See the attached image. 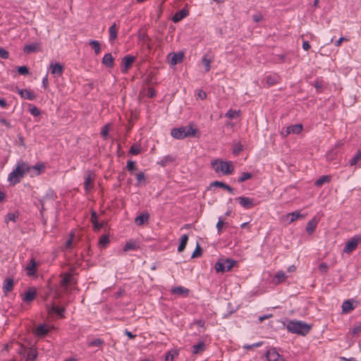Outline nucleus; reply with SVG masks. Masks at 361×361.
<instances>
[{
    "instance_id": "43",
    "label": "nucleus",
    "mask_w": 361,
    "mask_h": 361,
    "mask_svg": "<svg viewBox=\"0 0 361 361\" xmlns=\"http://www.w3.org/2000/svg\"><path fill=\"white\" fill-rule=\"evenodd\" d=\"M29 111L34 116H38L40 115V111L39 109L32 104L29 105Z\"/></svg>"
},
{
    "instance_id": "46",
    "label": "nucleus",
    "mask_w": 361,
    "mask_h": 361,
    "mask_svg": "<svg viewBox=\"0 0 361 361\" xmlns=\"http://www.w3.org/2000/svg\"><path fill=\"white\" fill-rule=\"evenodd\" d=\"M177 353L176 350L168 351L165 355V361H173L174 356Z\"/></svg>"
},
{
    "instance_id": "29",
    "label": "nucleus",
    "mask_w": 361,
    "mask_h": 361,
    "mask_svg": "<svg viewBox=\"0 0 361 361\" xmlns=\"http://www.w3.org/2000/svg\"><path fill=\"white\" fill-rule=\"evenodd\" d=\"M109 41L112 42L117 38L118 29L115 23L109 27Z\"/></svg>"
},
{
    "instance_id": "41",
    "label": "nucleus",
    "mask_w": 361,
    "mask_h": 361,
    "mask_svg": "<svg viewBox=\"0 0 361 361\" xmlns=\"http://www.w3.org/2000/svg\"><path fill=\"white\" fill-rule=\"evenodd\" d=\"M361 159V151H357L356 154L350 160V166L355 165Z\"/></svg>"
},
{
    "instance_id": "49",
    "label": "nucleus",
    "mask_w": 361,
    "mask_h": 361,
    "mask_svg": "<svg viewBox=\"0 0 361 361\" xmlns=\"http://www.w3.org/2000/svg\"><path fill=\"white\" fill-rule=\"evenodd\" d=\"M275 277L277 279L278 283H281L286 279V275L283 271H279L276 273Z\"/></svg>"
},
{
    "instance_id": "5",
    "label": "nucleus",
    "mask_w": 361,
    "mask_h": 361,
    "mask_svg": "<svg viewBox=\"0 0 361 361\" xmlns=\"http://www.w3.org/2000/svg\"><path fill=\"white\" fill-rule=\"evenodd\" d=\"M236 264V261L228 258H220L215 264L214 268L216 272L224 273L228 271Z\"/></svg>"
},
{
    "instance_id": "62",
    "label": "nucleus",
    "mask_w": 361,
    "mask_h": 361,
    "mask_svg": "<svg viewBox=\"0 0 361 361\" xmlns=\"http://www.w3.org/2000/svg\"><path fill=\"white\" fill-rule=\"evenodd\" d=\"M0 123L4 126H6L8 128H11V126L9 122L6 121V118L0 117Z\"/></svg>"
},
{
    "instance_id": "28",
    "label": "nucleus",
    "mask_w": 361,
    "mask_h": 361,
    "mask_svg": "<svg viewBox=\"0 0 361 361\" xmlns=\"http://www.w3.org/2000/svg\"><path fill=\"white\" fill-rule=\"evenodd\" d=\"M37 349L34 347H31L28 349L27 353V361H35L37 357Z\"/></svg>"
},
{
    "instance_id": "20",
    "label": "nucleus",
    "mask_w": 361,
    "mask_h": 361,
    "mask_svg": "<svg viewBox=\"0 0 361 361\" xmlns=\"http://www.w3.org/2000/svg\"><path fill=\"white\" fill-rule=\"evenodd\" d=\"M37 266V264L35 259L32 258L26 267L27 274L28 276H33L36 273Z\"/></svg>"
},
{
    "instance_id": "37",
    "label": "nucleus",
    "mask_w": 361,
    "mask_h": 361,
    "mask_svg": "<svg viewBox=\"0 0 361 361\" xmlns=\"http://www.w3.org/2000/svg\"><path fill=\"white\" fill-rule=\"evenodd\" d=\"M252 177V174L248 172H243L241 173L240 176L238 178V181L239 183H243L248 179H250Z\"/></svg>"
},
{
    "instance_id": "7",
    "label": "nucleus",
    "mask_w": 361,
    "mask_h": 361,
    "mask_svg": "<svg viewBox=\"0 0 361 361\" xmlns=\"http://www.w3.org/2000/svg\"><path fill=\"white\" fill-rule=\"evenodd\" d=\"M136 58L131 55H126L122 59V68L121 72L123 73H127L128 69L132 66L135 62Z\"/></svg>"
},
{
    "instance_id": "40",
    "label": "nucleus",
    "mask_w": 361,
    "mask_h": 361,
    "mask_svg": "<svg viewBox=\"0 0 361 361\" xmlns=\"http://www.w3.org/2000/svg\"><path fill=\"white\" fill-rule=\"evenodd\" d=\"M135 177L137 181V185H140L142 182L145 183L146 178L143 172L140 171L135 174Z\"/></svg>"
},
{
    "instance_id": "13",
    "label": "nucleus",
    "mask_w": 361,
    "mask_h": 361,
    "mask_svg": "<svg viewBox=\"0 0 361 361\" xmlns=\"http://www.w3.org/2000/svg\"><path fill=\"white\" fill-rule=\"evenodd\" d=\"M319 221V219L316 216L310 220L307 224L306 231L308 234H312L315 231Z\"/></svg>"
},
{
    "instance_id": "8",
    "label": "nucleus",
    "mask_w": 361,
    "mask_h": 361,
    "mask_svg": "<svg viewBox=\"0 0 361 361\" xmlns=\"http://www.w3.org/2000/svg\"><path fill=\"white\" fill-rule=\"evenodd\" d=\"M95 177L94 173L91 170H87L85 172V181H84V188L85 192H88L91 187H92V183L94 180V178Z\"/></svg>"
},
{
    "instance_id": "4",
    "label": "nucleus",
    "mask_w": 361,
    "mask_h": 361,
    "mask_svg": "<svg viewBox=\"0 0 361 361\" xmlns=\"http://www.w3.org/2000/svg\"><path fill=\"white\" fill-rule=\"evenodd\" d=\"M311 328V325L300 321H290L287 324L288 331L302 336L307 334Z\"/></svg>"
},
{
    "instance_id": "12",
    "label": "nucleus",
    "mask_w": 361,
    "mask_h": 361,
    "mask_svg": "<svg viewBox=\"0 0 361 361\" xmlns=\"http://www.w3.org/2000/svg\"><path fill=\"white\" fill-rule=\"evenodd\" d=\"M17 91L21 98L29 100H35L36 99V94L26 89H17Z\"/></svg>"
},
{
    "instance_id": "63",
    "label": "nucleus",
    "mask_w": 361,
    "mask_h": 361,
    "mask_svg": "<svg viewBox=\"0 0 361 361\" xmlns=\"http://www.w3.org/2000/svg\"><path fill=\"white\" fill-rule=\"evenodd\" d=\"M344 41H348V39L343 37H340L337 41L335 42V45L336 47L341 46V43Z\"/></svg>"
},
{
    "instance_id": "24",
    "label": "nucleus",
    "mask_w": 361,
    "mask_h": 361,
    "mask_svg": "<svg viewBox=\"0 0 361 361\" xmlns=\"http://www.w3.org/2000/svg\"><path fill=\"white\" fill-rule=\"evenodd\" d=\"M183 56L184 55L181 52L173 53L171 58V64L176 65L181 63L183 60Z\"/></svg>"
},
{
    "instance_id": "53",
    "label": "nucleus",
    "mask_w": 361,
    "mask_h": 361,
    "mask_svg": "<svg viewBox=\"0 0 361 361\" xmlns=\"http://www.w3.org/2000/svg\"><path fill=\"white\" fill-rule=\"evenodd\" d=\"M130 153L133 155H137L140 153V148L135 145H132L130 148Z\"/></svg>"
},
{
    "instance_id": "34",
    "label": "nucleus",
    "mask_w": 361,
    "mask_h": 361,
    "mask_svg": "<svg viewBox=\"0 0 361 361\" xmlns=\"http://www.w3.org/2000/svg\"><path fill=\"white\" fill-rule=\"evenodd\" d=\"M330 180H331V176H323L320 177L319 178H318L315 181L314 185L316 186L319 187V186L322 185L324 183H329Z\"/></svg>"
},
{
    "instance_id": "15",
    "label": "nucleus",
    "mask_w": 361,
    "mask_h": 361,
    "mask_svg": "<svg viewBox=\"0 0 361 361\" xmlns=\"http://www.w3.org/2000/svg\"><path fill=\"white\" fill-rule=\"evenodd\" d=\"M213 187H219V188H224L230 193H233V191H234L233 188H231V186H229L228 185L226 184L224 182H221V181H218V180L211 183L210 185L209 186V188L207 189L208 190L212 189Z\"/></svg>"
},
{
    "instance_id": "58",
    "label": "nucleus",
    "mask_w": 361,
    "mask_h": 361,
    "mask_svg": "<svg viewBox=\"0 0 361 361\" xmlns=\"http://www.w3.org/2000/svg\"><path fill=\"white\" fill-rule=\"evenodd\" d=\"M319 269L322 273H326L329 269L328 265L326 263L323 262L319 264Z\"/></svg>"
},
{
    "instance_id": "26",
    "label": "nucleus",
    "mask_w": 361,
    "mask_h": 361,
    "mask_svg": "<svg viewBox=\"0 0 361 361\" xmlns=\"http://www.w3.org/2000/svg\"><path fill=\"white\" fill-rule=\"evenodd\" d=\"M39 49V44L37 43L35 44H26L23 48V51L25 54H30L32 52H35Z\"/></svg>"
},
{
    "instance_id": "50",
    "label": "nucleus",
    "mask_w": 361,
    "mask_h": 361,
    "mask_svg": "<svg viewBox=\"0 0 361 361\" xmlns=\"http://www.w3.org/2000/svg\"><path fill=\"white\" fill-rule=\"evenodd\" d=\"M126 169L128 171L132 172L137 169L136 163L133 161L129 160L127 162Z\"/></svg>"
},
{
    "instance_id": "45",
    "label": "nucleus",
    "mask_w": 361,
    "mask_h": 361,
    "mask_svg": "<svg viewBox=\"0 0 361 361\" xmlns=\"http://www.w3.org/2000/svg\"><path fill=\"white\" fill-rule=\"evenodd\" d=\"M104 344V341L100 338L94 339L88 343L89 346L101 347Z\"/></svg>"
},
{
    "instance_id": "51",
    "label": "nucleus",
    "mask_w": 361,
    "mask_h": 361,
    "mask_svg": "<svg viewBox=\"0 0 361 361\" xmlns=\"http://www.w3.org/2000/svg\"><path fill=\"white\" fill-rule=\"evenodd\" d=\"M17 71L20 75H27L29 73V69L26 66L18 67Z\"/></svg>"
},
{
    "instance_id": "33",
    "label": "nucleus",
    "mask_w": 361,
    "mask_h": 361,
    "mask_svg": "<svg viewBox=\"0 0 361 361\" xmlns=\"http://www.w3.org/2000/svg\"><path fill=\"white\" fill-rule=\"evenodd\" d=\"M90 46L94 49L96 55L99 54L101 51L100 43L95 39H91L89 41Z\"/></svg>"
},
{
    "instance_id": "47",
    "label": "nucleus",
    "mask_w": 361,
    "mask_h": 361,
    "mask_svg": "<svg viewBox=\"0 0 361 361\" xmlns=\"http://www.w3.org/2000/svg\"><path fill=\"white\" fill-rule=\"evenodd\" d=\"M136 249V244L133 242H128L123 247V250L127 252L128 250H134Z\"/></svg>"
},
{
    "instance_id": "9",
    "label": "nucleus",
    "mask_w": 361,
    "mask_h": 361,
    "mask_svg": "<svg viewBox=\"0 0 361 361\" xmlns=\"http://www.w3.org/2000/svg\"><path fill=\"white\" fill-rule=\"evenodd\" d=\"M266 357L268 361H286L274 348L268 350L266 353Z\"/></svg>"
},
{
    "instance_id": "35",
    "label": "nucleus",
    "mask_w": 361,
    "mask_h": 361,
    "mask_svg": "<svg viewBox=\"0 0 361 361\" xmlns=\"http://www.w3.org/2000/svg\"><path fill=\"white\" fill-rule=\"evenodd\" d=\"M172 293L178 295L187 294L188 293V290L182 286L175 287L172 289Z\"/></svg>"
},
{
    "instance_id": "54",
    "label": "nucleus",
    "mask_w": 361,
    "mask_h": 361,
    "mask_svg": "<svg viewBox=\"0 0 361 361\" xmlns=\"http://www.w3.org/2000/svg\"><path fill=\"white\" fill-rule=\"evenodd\" d=\"M360 332H361V324H359V325L353 327L350 330V333L353 336H358Z\"/></svg>"
},
{
    "instance_id": "19",
    "label": "nucleus",
    "mask_w": 361,
    "mask_h": 361,
    "mask_svg": "<svg viewBox=\"0 0 361 361\" xmlns=\"http://www.w3.org/2000/svg\"><path fill=\"white\" fill-rule=\"evenodd\" d=\"M188 15V10L183 8L180 11L176 12L172 17V20L173 23H178L183 20Z\"/></svg>"
},
{
    "instance_id": "25",
    "label": "nucleus",
    "mask_w": 361,
    "mask_h": 361,
    "mask_svg": "<svg viewBox=\"0 0 361 361\" xmlns=\"http://www.w3.org/2000/svg\"><path fill=\"white\" fill-rule=\"evenodd\" d=\"M36 291L32 288L28 289L23 298L25 302H30L34 300L36 296Z\"/></svg>"
},
{
    "instance_id": "6",
    "label": "nucleus",
    "mask_w": 361,
    "mask_h": 361,
    "mask_svg": "<svg viewBox=\"0 0 361 361\" xmlns=\"http://www.w3.org/2000/svg\"><path fill=\"white\" fill-rule=\"evenodd\" d=\"M361 241L360 235H355L351 239H350L346 243L343 248V252L348 254L351 253L354 251Z\"/></svg>"
},
{
    "instance_id": "42",
    "label": "nucleus",
    "mask_w": 361,
    "mask_h": 361,
    "mask_svg": "<svg viewBox=\"0 0 361 361\" xmlns=\"http://www.w3.org/2000/svg\"><path fill=\"white\" fill-rule=\"evenodd\" d=\"M19 214L18 213H8L6 215V221H11L13 222H16L17 219H18Z\"/></svg>"
},
{
    "instance_id": "14",
    "label": "nucleus",
    "mask_w": 361,
    "mask_h": 361,
    "mask_svg": "<svg viewBox=\"0 0 361 361\" xmlns=\"http://www.w3.org/2000/svg\"><path fill=\"white\" fill-rule=\"evenodd\" d=\"M51 74L56 75L58 77L62 75L63 72V66L59 63H51L50 65Z\"/></svg>"
},
{
    "instance_id": "22",
    "label": "nucleus",
    "mask_w": 361,
    "mask_h": 361,
    "mask_svg": "<svg viewBox=\"0 0 361 361\" xmlns=\"http://www.w3.org/2000/svg\"><path fill=\"white\" fill-rule=\"evenodd\" d=\"M49 329L46 324L39 325L35 330V334L38 336H44L49 333Z\"/></svg>"
},
{
    "instance_id": "38",
    "label": "nucleus",
    "mask_w": 361,
    "mask_h": 361,
    "mask_svg": "<svg viewBox=\"0 0 361 361\" xmlns=\"http://www.w3.org/2000/svg\"><path fill=\"white\" fill-rule=\"evenodd\" d=\"M290 130L293 134H299L302 130V124H295L290 126Z\"/></svg>"
},
{
    "instance_id": "59",
    "label": "nucleus",
    "mask_w": 361,
    "mask_h": 361,
    "mask_svg": "<svg viewBox=\"0 0 361 361\" xmlns=\"http://www.w3.org/2000/svg\"><path fill=\"white\" fill-rule=\"evenodd\" d=\"M243 150V147L241 145H236L233 148V154H238Z\"/></svg>"
},
{
    "instance_id": "30",
    "label": "nucleus",
    "mask_w": 361,
    "mask_h": 361,
    "mask_svg": "<svg viewBox=\"0 0 361 361\" xmlns=\"http://www.w3.org/2000/svg\"><path fill=\"white\" fill-rule=\"evenodd\" d=\"M188 240V236L186 234L183 235L180 237L179 245L178 247V252H181L184 250L185 248V246L187 245Z\"/></svg>"
},
{
    "instance_id": "56",
    "label": "nucleus",
    "mask_w": 361,
    "mask_h": 361,
    "mask_svg": "<svg viewBox=\"0 0 361 361\" xmlns=\"http://www.w3.org/2000/svg\"><path fill=\"white\" fill-rule=\"evenodd\" d=\"M0 57L4 59H7L9 57V53L4 48H0Z\"/></svg>"
},
{
    "instance_id": "36",
    "label": "nucleus",
    "mask_w": 361,
    "mask_h": 361,
    "mask_svg": "<svg viewBox=\"0 0 361 361\" xmlns=\"http://www.w3.org/2000/svg\"><path fill=\"white\" fill-rule=\"evenodd\" d=\"M203 350V340H200L197 344L192 346V353L197 354L200 351Z\"/></svg>"
},
{
    "instance_id": "2",
    "label": "nucleus",
    "mask_w": 361,
    "mask_h": 361,
    "mask_svg": "<svg viewBox=\"0 0 361 361\" xmlns=\"http://www.w3.org/2000/svg\"><path fill=\"white\" fill-rule=\"evenodd\" d=\"M31 167L27 163L21 161L18 162L16 168L8 176V180L13 185L20 182L25 175L30 172Z\"/></svg>"
},
{
    "instance_id": "21",
    "label": "nucleus",
    "mask_w": 361,
    "mask_h": 361,
    "mask_svg": "<svg viewBox=\"0 0 361 361\" xmlns=\"http://www.w3.org/2000/svg\"><path fill=\"white\" fill-rule=\"evenodd\" d=\"M355 305H353V300H347L342 304V312L344 314L349 313L351 310H354Z\"/></svg>"
},
{
    "instance_id": "17",
    "label": "nucleus",
    "mask_w": 361,
    "mask_h": 361,
    "mask_svg": "<svg viewBox=\"0 0 361 361\" xmlns=\"http://www.w3.org/2000/svg\"><path fill=\"white\" fill-rule=\"evenodd\" d=\"M102 63L107 68H113L114 65V59L111 54L108 53L104 54L102 58Z\"/></svg>"
},
{
    "instance_id": "3",
    "label": "nucleus",
    "mask_w": 361,
    "mask_h": 361,
    "mask_svg": "<svg viewBox=\"0 0 361 361\" xmlns=\"http://www.w3.org/2000/svg\"><path fill=\"white\" fill-rule=\"evenodd\" d=\"M212 166L216 173H221L223 175L227 176L233 173L234 166L232 161H223L221 159H216L212 161Z\"/></svg>"
},
{
    "instance_id": "10",
    "label": "nucleus",
    "mask_w": 361,
    "mask_h": 361,
    "mask_svg": "<svg viewBox=\"0 0 361 361\" xmlns=\"http://www.w3.org/2000/svg\"><path fill=\"white\" fill-rule=\"evenodd\" d=\"M235 200L245 209H251L255 207L253 199L247 197H238Z\"/></svg>"
},
{
    "instance_id": "48",
    "label": "nucleus",
    "mask_w": 361,
    "mask_h": 361,
    "mask_svg": "<svg viewBox=\"0 0 361 361\" xmlns=\"http://www.w3.org/2000/svg\"><path fill=\"white\" fill-rule=\"evenodd\" d=\"M202 247H200V245L199 244H197L195 250L192 252L191 257L195 258V257H199L202 255Z\"/></svg>"
},
{
    "instance_id": "60",
    "label": "nucleus",
    "mask_w": 361,
    "mask_h": 361,
    "mask_svg": "<svg viewBox=\"0 0 361 361\" xmlns=\"http://www.w3.org/2000/svg\"><path fill=\"white\" fill-rule=\"evenodd\" d=\"M263 19V16L261 13L255 14L253 16V20L255 23H259Z\"/></svg>"
},
{
    "instance_id": "57",
    "label": "nucleus",
    "mask_w": 361,
    "mask_h": 361,
    "mask_svg": "<svg viewBox=\"0 0 361 361\" xmlns=\"http://www.w3.org/2000/svg\"><path fill=\"white\" fill-rule=\"evenodd\" d=\"M157 95V92L156 90L152 88V87H149L147 89V96L149 98H154V97H156Z\"/></svg>"
},
{
    "instance_id": "44",
    "label": "nucleus",
    "mask_w": 361,
    "mask_h": 361,
    "mask_svg": "<svg viewBox=\"0 0 361 361\" xmlns=\"http://www.w3.org/2000/svg\"><path fill=\"white\" fill-rule=\"evenodd\" d=\"M34 169V170L37 171V174L39 175L40 173H42L44 171V170L45 169V166L42 163L37 164L34 166L31 167V169Z\"/></svg>"
},
{
    "instance_id": "61",
    "label": "nucleus",
    "mask_w": 361,
    "mask_h": 361,
    "mask_svg": "<svg viewBox=\"0 0 361 361\" xmlns=\"http://www.w3.org/2000/svg\"><path fill=\"white\" fill-rule=\"evenodd\" d=\"M223 225H224V221L221 219V218H219V219L216 224V228L218 229L219 233H221Z\"/></svg>"
},
{
    "instance_id": "18",
    "label": "nucleus",
    "mask_w": 361,
    "mask_h": 361,
    "mask_svg": "<svg viewBox=\"0 0 361 361\" xmlns=\"http://www.w3.org/2000/svg\"><path fill=\"white\" fill-rule=\"evenodd\" d=\"M48 312L49 314L54 313L59 315L61 317H63V312H65L64 307H59L53 303L50 307H47Z\"/></svg>"
},
{
    "instance_id": "32",
    "label": "nucleus",
    "mask_w": 361,
    "mask_h": 361,
    "mask_svg": "<svg viewBox=\"0 0 361 361\" xmlns=\"http://www.w3.org/2000/svg\"><path fill=\"white\" fill-rule=\"evenodd\" d=\"M71 279L72 275L71 274H64L62 276V279L61 280V286L65 288L67 287L70 284Z\"/></svg>"
},
{
    "instance_id": "16",
    "label": "nucleus",
    "mask_w": 361,
    "mask_h": 361,
    "mask_svg": "<svg viewBox=\"0 0 361 361\" xmlns=\"http://www.w3.org/2000/svg\"><path fill=\"white\" fill-rule=\"evenodd\" d=\"M90 221L94 231H99L103 227V223L98 222V216L95 211L92 212Z\"/></svg>"
},
{
    "instance_id": "23",
    "label": "nucleus",
    "mask_w": 361,
    "mask_h": 361,
    "mask_svg": "<svg viewBox=\"0 0 361 361\" xmlns=\"http://www.w3.org/2000/svg\"><path fill=\"white\" fill-rule=\"evenodd\" d=\"M268 86L277 84L280 80V77L277 74L269 75L265 78Z\"/></svg>"
},
{
    "instance_id": "1",
    "label": "nucleus",
    "mask_w": 361,
    "mask_h": 361,
    "mask_svg": "<svg viewBox=\"0 0 361 361\" xmlns=\"http://www.w3.org/2000/svg\"><path fill=\"white\" fill-rule=\"evenodd\" d=\"M171 135L176 139L182 140L190 137H200L201 132L195 124L190 123L185 126L173 128Z\"/></svg>"
},
{
    "instance_id": "39",
    "label": "nucleus",
    "mask_w": 361,
    "mask_h": 361,
    "mask_svg": "<svg viewBox=\"0 0 361 361\" xmlns=\"http://www.w3.org/2000/svg\"><path fill=\"white\" fill-rule=\"evenodd\" d=\"M110 243L109 238L106 235H102L99 238V243L100 245H102L103 247H106Z\"/></svg>"
},
{
    "instance_id": "52",
    "label": "nucleus",
    "mask_w": 361,
    "mask_h": 361,
    "mask_svg": "<svg viewBox=\"0 0 361 361\" xmlns=\"http://www.w3.org/2000/svg\"><path fill=\"white\" fill-rule=\"evenodd\" d=\"M109 124H106L102 129L101 135L106 140L109 134Z\"/></svg>"
},
{
    "instance_id": "55",
    "label": "nucleus",
    "mask_w": 361,
    "mask_h": 361,
    "mask_svg": "<svg viewBox=\"0 0 361 361\" xmlns=\"http://www.w3.org/2000/svg\"><path fill=\"white\" fill-rule=\"evenodd\" d=\"M226 116L231 119L235 118L238 116V112L236 111L230 110L226 114Z\"/></svg>"
},
{
    "instance_id": "11",
    "label": "nucleus",
    "mask_w": 361,
    "mask_h": 361,
    "mask_svg": "<svg viewBox=\"0 0 361 361\" xmlns=\"http://www.w3.org/2000/svg\"><path fill=\"white\" fill-rule=\"evenodd\" d=\"M14 286V281L12 278H6L3 284L2 290L4 295H8V293L12 291Z\"/></svg>"
},
{
    "instance_id": "64",
    "label": "nucleus",
    "mask_w": 361,
    "mask_h": 361,
    "mask_svg": "<svg viewBox=\"0 0 361 361\" xmlns=\"http://www.w3.org/2000/svg\"><path fill=\"white\" fill-rule=\"evenodd\" d=\"M290 126L287 127V128H286V131H285V132H284V131H282V132L281 133V135H282L283 137H286V136H288V135H290V133H292V132H291V130H290Z\"/></svg>"
},
{
    "instance_id": "27",
    "label": "nucleus",
    "mask_w": 361,
    "mask_h": 361,
    "mask_svg": "<svg viewBox=\"0 0 361 361\" xmlns=\"http://www.w3.org/2000/svg\"><path fill=\"white\" fill-rule=\"evenodd\" d=\"M149 217V215L148 213H142L135 218V223L138 226L143 225L145 222L147 221Z\"/></svg>"
},
{
    "instance_id": "31",
    "label": "nucleus",
    "mask_w": 361,
    "mask_h": 361,
    "mask_svg": "<svg viewBox=\"0 0 361 361\" xmlns=\"http://www.w3.org/2000/svg\"><path fill=\"white\" fill-rule=\"evenodd\" d=\"M289 216H290V223H292L297 219L305 218V215L300 214L299 211H295L286 215V217Z\"/></svg>"
}]
</instances>
